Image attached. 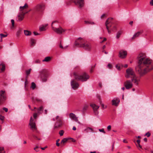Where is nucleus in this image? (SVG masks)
Instances as JSON below:
<instances>
[{"mask_svg": "<svg viewBox=\"0 0 153 153\" xmlns=\"http://www.w3.org/2000/svg\"><path fill=\"white\" fill-rule=\"evenodd\" d=\"M138 57V64L136 67V70L142 76L153 69L151 65L152 61L146 57L145 54L140 53Z\"/></svg>", "mask_w": 153, "mask_h": 153, "instance_id": "f257e3e1", "label": "nucleus"}, {"mask_svg": "<svg viewBox=\"0 0 153 153\" xmlns=\"http://www.w3.org/2000/svg\"><path fill=\"white\" fill-rule=\"evenodd\" d=\"M75 45L77 47L83 48L89 51H90L92 48V46L90 43L80 37L76 40L75 43Z\"/></svg>", "mask_w": 153, "mask_h": 153, "instance_id": "f03ea898", "label": "nucleus"}, {"mask_svg": "<svg viewBox=\"0 0 153 153\" xmlns=\"http://www.w3.org/2000/svg\"><path fill=\"white\" fill-rule=\"evenodd\" d=\"M73 75L76 80L82 82L87 81L90 77L89 75L85 72L80 74L78 72H75L74 73Z\"/></svg>", "mask_w": 153, "mask_h": 153, "instance_id": "7ed1b4c3", "label": "nucleus"}, {"mask_svg": "<svg viewBox=\"0 0 153 153\" xmlns=\"http://www.w3.org/2000/svg\"><path fill=\"white\" fill-rule=\"evenodd\" d=\"M53 121L56 120V122L55 124L54 128H59L61 127L62 125L63 122L62 120V118L59 116H57L55 119L53 118Z\"/></svg>", "mask_w": 153, "mask_h": 153, "instance_id": "20e7f679", "label": "nucleus"}, {"mask_svg": "<svg viewBox=\"0 0 153 153\" xmlns=\"http://www.w3.org/2000/svg\"><path fill=\"white\" fill-rule=\"evenodd\" d=\"M57 22H58L56 21H53L51 24L52 28L53 30L57 33L58 34H61L63 32H64L65 31V30L63 29L61 27H59L58 28H56L53 26V25L54 23Z\"/></svg>", "mask_w": 153, "mask_h": 153, "instance_id": "39448f33", "label": "nucleus"}, {"mask_svg": "<svg viewBox=\"0 0 153 153\" xmlns=\"http://www.w3.org/2000/svg\"><path fill=\"white\" fill-rule=\"evenodd\" d=\"M126 74L125 75V77L127 78H132L135 75L134 72L131 68H128L126 70Z\"/></svg>", "mask_w": 153, "mask_h": 153, "instance_id": "423d86ee", "label": "nucleus"}, {"mask_svg": "<svg viewBox=\"0 0 153 153\" xmlns=\"http://www.w3.org/2000/svg\"><path fill=\"white\" fill-rule=\"evenodd\" d=\"M6 99V96L5 91H0V105L3 103Z\"/></svg>", "mask_w": 153, "mask_h": 153, "instance_id": "0eeeda50", "label": "nucleus"}, {"mask_svg": "<svg viewBox=\"0 0 153 153\" xmlns=\"http://www.w3.org/2000/svg\"><path fill=\"white\" fill-rule=\"evenodd\" d=\"M29 125L30 126V129L33 131L37 130V128L36 127L35 122L33 118L32 117H30Z\"/></svg>", "mask_w": 153, "mask_h": 153, "instance_id": "6e6552de", "label": "nucleus"}, {"mask_svg": "<svg viewBox=\"0 0 153 153\" xmlns=\"http://www.w3.org/2000/svg\"><path fill=\"white\" fill-rule=\"evenodd\" d=\"M45 7L44 3H42L39 4L35 7V11L38 12H41L44 9Z\"/></svg>", "mask_w": 153, "mask_h": 153, "instance_id": "1a4fd4ad", "label": "nucleus"}, {"mask_svg": "<svg viewBox=\"0 0 153 153\" xmlns=\"http://www.w3.org/2000/svg\"><path fill=\"white\" fill-rule=\"evenodd\" d=\"M28 12L24 13V12H20L16 18V20L17 21L20 22L24 18L25 14L27 13Z\"/></svg>", "mask_w": 153, "mask_h": 153, "instance_id": "9d476101", "label": "nucleus"}, {"mask_svg": "<svg viewBox=\"0 0 153 153\" xmlns=\"http://www.w3.org/2000/svg\"><path fill=\"white\" fill-rule=\"evenodd\" d=\"M72 1L80 8L84 6V0H72Z\"/></svg>", "mask_w": 153, "mask_h": 153, "instance_id": "9b49d317", "label": "nucleus"}, {"mask_svg": "<svg viewBox=\"0 0 153 153\" xmlns=\"http://www.w3.org/2000/svg\"><path fill=\"white\" fill-rule=\"evenodd\" d=\"M124 85L126 89L131 88L133 86L132 81L129 80L126 81L124 83Z\"/></svg>", "mask_w": 153, "mask_h": 153, "instance_id": "f8f14e48", "label": "nucleus"}, {"mask_svg": "<svg viewBox=\"0 0 153 153\" xmlns=\"http://www.w3.org/2000/svg\"><path fill=\"white\" fill-rule=\"evenodd\" d=\"M69 117L72 120L77 122L78 123L80 124V122L79 121L78 117L73 113H71L69 114Z\"/></svg>", "mask_w": 153, "mask_h": 153, "instance_id": "ddd939ff", "label": "nucleus"}, {"mask_svg": "<svg viewBox=\"0 0 153 153\" xmlns=\"http://www.w3.org/2000/svg\"><path fill=\"white\" fill-rule=\"evenodd\" d=\"M112 18H110L107 20L105 23L107 29H108L109 27H111V25L112 24Z\"/></svg>", "mask_w": 153, "mask_h": 153, "instance_id": "4468645a", "label": "nucleus"}, {"mask_svg": "<svg viewBox=\"0 0 153 153\" xmlns=\"http://www.w3.org/2000/svg\"><path fill=\"white\" fill-rule=\"evenodd\" d=\"M127 55V53L126 51L121 50L119 53V56L120 58L123 59L125 58Z\"/></svg>", "mask_w": 153, "mask_h": 153, "instance_id": "2eb2a0df", "label": "nucleus"}, {"mask_svg": "<svg viewBox=\"0 0 153 153\" xmlns=\"http://www.w3.org/2000/svg\"><path fill=\"white\" fill-rule=\"evenodd\" d=\"M71 85L72 88L74 89L77 88L79 87L78 83L74 80L72 81L71 82Z\"/></svg>", "mask_w": 153, "mask_h": 153, "instance_id": "dca6fc26", "label": "nucleus"}, {"mask_svg": "<svg viewBox=\"0 0 153 153\" xmlns=\"http://www.w3.org/2000/svg\"><path fill=\"white\" fill-rule=\"evenodd\" d=\"M131 79L132 82H133L136 85H138L139 82L140 81V78L138 77H136L135 75L134 77H132Z\"/></svg>", "mask_w": 153, "mask_h": 153, "instance_id": "f3484780", "label": "nucleus"}, {"mask_svg": "<svg viewBox=\"0 0 153 153\" xmlns=\"http://www.w3.org/2000/svg\"><path fill=\"white\" fill-rule=\"evenodd\" d=\"M120 102V100L117 98H114L112 100V104L115 106H117Z\"/></svg>", "mask_w": 153, "mask_h": 153, "instance_id": "a211bd4d", "label": "nucleus"}, {"mask_svg": "<svg viewBox=\"0 0 153 153\" xmlns=\"http://www.w3.org/2000/svg\"><path fill=\"white\" fill-rule=\"evenodd\" d=\"M91 106L93 108L94 113L96 114H98V112L97 111V110L99 108V106L98 105H96L95 104H92L91 105Z\"/></svg>", "mask_w": 153, "mask_h": 153, "instance_id": "6ab92c4d", "label": "nucleus"}, {"mask_svg": "<svg viewBox=\"0 0 153 153\" xmlns=\"http://www.w3.org/2000/svg\"><path fill=\"white\" fill-rule=\"evenodd\" d=\"M41 78L42 82H45L47 81V76L44 74L42 73L41 74Z\"/></svg>", "mask_w": 153, "mask_h": 153, "instance_id": "aec40b11", "label": "nucleus"}, {"mask_svg": "<svg viewBox=\"0 0 153 153\" xmlns=\"http://www.w3.org/2000/svg\"><path fill=\"white\" fill-rule=\"evenodd\" d=\"M28 6L27 4H25L23 6H20L19 7L20 11H21L20 12H23V10L27 8Z\"/></svg>", "mask_w": 153, "mask_h": 153, "instance_id": "412c9836", "label": "nucleus"}, {"mask_svg": "<svg viewBox=\"0 0 153 153\" xmlns=\"http://www.w3.org/2000/svg\"><path fill=\"white\" fill-rule=\"evenodd\" d=\"M142 31H138L137 33H135L134 35H133V37L132 38V39L135 38L139 36L140 35V34L142 33Z\"/></svg>", "mask_w": 153, "mask_h": 153, "instance_id": "4be33fe9", "label": "nucleus"}, {"mask_svg": "<svg viewBox=\"0 0 153 153\" xmlns=\"http://www.w3.org/2000/svg\"><path fill=\"white\" fill-rule=\"evenodd\" d=\"M5 65L2 64H0V73H1L4 71L5 69Z\"/></svg>", "mask_w": 153, "mask_h": 153, "instance_id": "5701e85b", "label": "nucleus"}, {"mask_svg": "<svg viewBox=\"0 0 153 153\" xmlns=\"http://www.w3.org/2000/svg\"><path fill=\"white\" fill-rule=\"evenodd\" d=\"M43 109V107L42 106L40 107L39 108H38L37 110V114H41L42 113V111Z\"/></svg>", "mask_w": 153, "mask_h": 153, "instance_id": "b1692460", "label": "nucleus"}, {"mask_svg": "<svg viewBox=\"0 0 153 153\" xmlns=\"http://www.w3.org/2000/svg\"><path fill=\"white\" fill-rule=\"evenodd\" d=\"M24 33L25 34L26 36H30L31 35V32L27 30H24Z\"/></svg>", "mask_w": 153, "mask_h": 153, "instance_id": "393cba45", "label": "nucleus"}, {"mask_svg": "<svg viewBox=\"0 0 153 153\" xmlns=\"http://www.w3.org/2000/svg\"><path fill=\"white\" fill-rule=\"evenodd\" d=\"M48 24H46V25L41 26L39 27V30L41 31H45L46 30V27L48 25Z\"/></svg>", "mask_w": 153, "mask_h": 153, "instance_id": "a878e982", "label": "nucleus"}, {"mask_svg": "<svg viewBox=\"0 0 153 153\" xmlns=\"http://www.w3.org/2000/svg\"><path fill=\"white\" fill-rule=\"evenodd\" d=\"M122 33V31H118L116 35V38L117 39H118L120 37V35Z\"/></svg>", "mask_w": 153, "mask_h": 153, "instance_id": "bb28decb", "label": "nucleus"}, {"mask_svg": "<svg viewBox=\"0 0 153 153\" xmlns=\"http://www.w3.org/2000/svg\"><path fill=\"white\" fill-rule=\"evenodd\" d=\"M85 23L87 25H94L95 24L94 22L90 21H85Z\"/></svg>", "mask_w": 153, "mask_h": 153, "instance_id": "cd10ccee", "label": "nucleus"}, {"mask_svg": "<svg viewBox=\"0 0 153 153\" xmlns=\"http://www.w3.org/2000/svg\"><path fill=\"white\" fill-rule=\"evenodd\" d=\"M35 44V40L33 39H31L30 40V45L32 46H33Z\"/></svg>", "mask_w": 153, "mask_h": 153, "instance_id": "c85d7f7f", "label": "nucleus"}, {"mask_svg": "<svg viewBox=\"0 0 153 153\" xmlns=\"http://www.w3.org/2000/svg\"><path fill=\"white\" fill-rule=\"evenodd\" d=\"M123 66V65H121L120 64H117L116 65V68L118 70H120L121 69V68Z\"/></svg>", "mask_w": 153, "mask_h": 153, "instance_id": "c756f323", "label": "nucleus"}, {"mask_svg": "<svg viewBox=\"0 0 153 153\" xmlns=\"http://www.w3.org/2000/svg\"><path fill=\"white\" fill-rule=\"evenodd\" d=\"M68 140V139L67 138H64L62 139L61 142V144H64V143L67 142V140Z\"/></svg>", "mask_w": 153, "mask_h": 153, "instance_id": "7c9ffc66", "label": "nucleus"}, {"mask_svg": "<svg viewBox=\"0 0 153 153\" xmlns=\"http://www.w3.org/2000/svg\"><path fill=\"white\" fill-rule=\"evenodd\" d=\"M51 59V58L49 56H47L44 59L42 60L43 62H48Z\"/></svg>", "mask_w": 153, "mask_h": 153, "instance_id": "2f4dec72", "label": "nucleus"}, {"mask_svg": "<svg viewBox=\"0 0 153 153\" xmlns=\"http://www.w3.org/2000/svg\"><path fill=\"white\" fill-rule=\"evenodd\" d=\"M11 22L12 23V26H11L10 28L11 29H13L14 26V23H15L14 20L13 19H12L11 20Z\"/></svg>", "mask_w": 153, "mask_h": 153, "instance_id": "473e14b6", "label": "nucleus"}, {"mask_svg": "<svg viewBox=\"0 0 153 153\" xmlns=\"http://www.w3.org/2000/svg\"><path fill=\"white\" fill-rule=\"evenodd\" d=\"M36 87V85L34 82H32L30 88L33 90L35 89Z\"/></svg>", "mask_w": 153, "mask_h": 153, "instance_id": "72a5a7b5", "label": "nucleus"}, {"mask_svg": "<svg viewBox=\"0 0 153 153\" xmlns=\"http://www.w3.org/2000/svg\"><path fill=\"white\" fill-rule=\"evenodd\" d=\"M88 107V105H85L83 106L82 108V111L83 112H84L86 110Z\"/></svg>", "mask_w": 153, "mask_h": 153, "instance_id": "f704fd0d", "label": "nucleus"}, {"mask_svg": "<svg viewBox=\"0 0 153 153\" xmlns=\"http://www.w3.org/2000/svg\"><path fill=\"white\" fill-rule=\"evenodd\" d=\"M5 152L4 150V148L2 147H0V153H5Z\"/></svg>", "mask_w": 153, "mask_h": 153, "instance_id": "c9c22d12", "label": "nucleus"}, {"mask_svg": "<svg viewBox=\"0 0 153 153\" xmlns=\"http://www.w3.org/2000/svg\"><path fill=\"white\" fill-rule=\"evenodd\" d=\"M0 37L1 39H2L3 37H5L7 36V34H4L3 33L0 34Z\"/></svg>", "mask_w": 153, "mask_h": 153, "instance_id": "e433bc0d", "label": "nucleus"}, {"mask_svg": "<svg viewBox=\"0 0 153 153\" xmlns=\"http://www.w3.org/2000/svg\"><path fill=\"white\" fill-rule=\"evenodd\" d=\"M32 135H33V137L35 139H36L38 140H41V139L40 138L38 137L37 136H36L35 135L33 134Z\"/></svg>", "mask_w": 153, "mask_h": 153, "instance_id": "4c0bfd02", "label": "nucleus"}, {"mask_svg": "<svg viewBox=\"0 0 153 153\" xmlns=\"http://www.w3.org/2000/svg\"><path fill=\"white\" fill-rule=\"evenodd\" d=\"M64 132V131L63 130H60L59 131V134H60V136H62L63 135Z\"/></svg>", "mask_w": 153, "mask_h": 153, "instance_id": "58836bf2", "label": "nucleus"}, {"mask_svg": "<svg viewBox=\"0 0 153 153\" xmlns=\"http://www.w3.org/2000/svg\"><path fill=\"white\" fill-rule=\"evenodd\" d=\"M31 70V69H30L29 70L26 71V74L27 75H28L30 74V72Z\"/></svg>", "mask_w": 153, "mask_h": 153, "instance_id": "ea45409f", "label": "nucleus"}, {"mask_svg": "<svg viewBox=\"0 0 153 153\" xmlns=\"http://www.w3.org/2000/svg\"><path fill=\"white\" fill-rule=\"evenodd\" d=\"M99 131L100 132H102L104 134H105V132L103 128H102L101 129H99Z\"/></svg>", "mask_w": 153, "mask_h": 153, "instance_id": "a19ab883", "label": "nucleus"}, {"mask_svg": "<svg viewBox=\"0 0 153 153\" xmlns=\"http://www.w3.org/2000/svg\"><path fill=\"white\" fill-rule=\"evenodd\" d=\"M37 114L36 113H34L33 114V118L34 119H36L37 117Z\"/></svg>", "mask_w": 153, "mask_h": 153, "instance_id": "79ce46f5", "label": "nucleus"}, {"mask_svg": "<svg viewBox=\"0 0 153 153\" xmlns=\"http://www.w3.org/2000/svg\"><path fill=\"white\" fill-rule=\"evenodd\" d=\"M59 47L60 48H62V49H66L67 47V46H65L64 47H63V46H62V45L60 44L59 45Z\"/></svg>", "mask_w": 153, "mask_h": 153, "instance_id": "37998d69", "label": "nucleus"}, {"mask_svg": "<svg viewBox=\"0 0 153 153\" xmlns=\"http://www.w3.org/2000/svg\"><path fill=\"white\" fill-rule=\"evenodd\" d=\"M137 144H138V145H136V146L140 150V149H139V147L140 149H142V146L140 145V143H138Z\"/></svg>", "mask_w": 153, "mask_h": 153, "instance_id": "c03bdc74", "label": "nucleus"}, {"mask_svg": "<svg viewBox=\"0 0 153 153\" xmlns=\"http://www.w3.org/2000/svg\"><path fill=\"white\" fill-rule=\"evenodd\" d=\"M150 135V133H149V132H148L146 133L145 136H147L148 137H149Z\"/></svg>", "mask_w": 153, "mask_h": 153, "instance_id": "a18cd8bd", "label": "nucleus"}, {"mask_svg": "<svg viewBox=\"0 0 153 153\" xmlns=\"http://www.w3.org/2000/svg\"><path fill=\"white\" fill-rule=\"evenodd\" d=\"M4 117L0 114V119L1 120H4Z\"/></svg>", "mask_w": 153, "mask_h": 153, "instance_id": "49530a36", "label": "nucleus"}, {"mask_svg": "<svg viewBox=\"0 0 153 153\" xmlns=\"http://www.w3.org/2000/svg\"><path fill=\"white\" fill-rule=\"evenodd\" d=\"M40 62V61L39 59H36L34 61L35 63H39Z\"/></svg>", "mask_w": 153, "mask_h": 153, "instance_id": "de8ad7c7", "label": "nucleus"}, {"mask_svg": "<svg viewBox=\"0 0 153 153\" xmlns=\"http://www.w3.org/2000/svg\"><path fill=\"white\" fill-rule=\"evenodd\" d=\"M20 32H21L20 30H19L18 31H17V36H19V35L20 34Z\"/></svg>", "mask_w": 153, "mask_h": 153, "instance_id": "09e8293b", "label": "nucleus"}, {"mask_svg": "<svg viewBox=\"0 0 153 153\" xmlns=\"http://www.w3.org/2000/svg\"><path fill=\"white\" fill-rule=\"evenodd\" d=\"M111 128V126L110 125H109L107 127V129L108 131H109Z\"/></svg>", "mask_w": 153, "mask_h": 153, "instance_id": "8fccbe9b", "label": "nucleus"}, {"mask_svg": "<svg viewBox=\"0 0 153 153\" xmlns=\"http://www.w3.org/2000/svg\"><path fill=\"white\" fill-rule=\"evenodd\" d=\"M108 67L109 68H111L112 67V65L111 64H108L107 65Z\"/></svg>", "mask_w": 153, "mask_h": 153, "instance_id": "3c124183", "label": "nucleus"}, {"mask_svg": "<svg viewBox=\"0 0 153 153\" xmlns=\"http://www.w3.org/2000/svg\"><path fill=\"white\" fill-rule=\"evenodd\" d=\"M3 109L4 110L5 112H7L8 111V109L6 108H3Z\"/></svg>", "mask_w": 153, "mask_h": 153, "instance_id": "603ef678", "label": "nucleus"}, {"mask_svg": "<svg viewBox=\"0 0 153 153\" xmlns=\"http://www.w3.org/2000/svg\"><path fill=\"white\" fill-rule=\"evenodd\" d=\"M86 129H88V130L89 129V130H91V131H93V129L89 127L87 128H86Z\"/></svg>", "mask_w": 153, "mask_h": 153, "instance_id": "864d4df0", "label": "nucleus"}, {"mask_svg": "<svg viewBox=\"0 0 153 153\" xmlns=\"http://www.w3.org/2000/svg\"><path fill=\"white\" fill-rule=\"evenodd\" d=\"M33 33L35 35H37L39 34L37 32L35 31H34Z\"/></svg>", "mask_w": 153, "mask_h": 153, "instance_id": "5fc2aeb1", "label": "nucleus"}, {"mask_svg": "<svg viewBox=\"0 0 153 153\" xmlns=\"http://www.w3.org/2000/svg\"><path fill=\"white\" fill-rule=\"evenodd\" d=\"M106 39L105 38H103V40L100 43H102L104 41H106Z\"/></svg>", "mask_w": 153, "mask_h": 153, "instance_id": "6e6d98bb", "label": "nucleus"}, {"mask_svg": "<svg viewBox=\"0 0 153 153\" xmlns=\"http://www.w3.org/2000/svg\"><path fill=\"white\" fill-rule=\"evenodd\" d=\"M150 4L152 5V6H153V0H152L150 2Z\"/></svg>", "mask_w": 153, "mask_h": 153, "instance_id": "4d7b16f0", "label": "nucleus"}, {"mask_svg": "<svg viewBox=\"0 0 153 153\" xmlns=\"http://www.w3.org/2000/svg\"><path fill=\"white\" fill-rule=\"evenodd\" d=\"M27 84V79H26V81L25 82V87L26 86V85Z\"/></svg>", "mask_w": 153, "mask_h": 153, "instance_id": "13d9d810", "label": "nucleus"}, {"mask_svg": "<svg viewBox=\"0 0 153 153\" xmlns=\"http://www.w3.org/2000/svg\"><path fill=\"white\" fill-rule=\"evenodd\" d=\"M105 14H103L101 16V18H102L103 17H104L105 16Z\"/></svg>", "mask_w": 153, "mask_h": 153, "instance_id": "bf43d9fd", "label": "nucleus"}, {"mask_svg": "<svg viewBox=\"0 0 153 153\" xmlns=\"http://www.w3.org/2000/svg\"><path fill=\"white\" fill-rule=\"evenodd\" d=\"M38 148V146H36V148H34V150H35L36 151V152H38L39 151V150H38V149H37Z\"/></svg>", "mask_w": 153, "mask_h": 153, "instance_id": "052dcab7", "label": "nucleus"}, {"mask_svg": "<svg viewBox=\"0 0 153 153\" xmlns=\"http://www.w3.org/2000/svg\"><path fill=\"white\" fill-rule=\"evenodd\" d=\"M44 113L45 114H47V109H45L44 111Z\"/></svg>", "mask_w": 153, "mask_h": 153, "instance_id": "680f3d73", "label": "nucleus"}, {"mask_svg": "<svg viewBox=\"0 0 153 153\" xmlns=\"http://www.w3.org/2000/svg\"><path fill=\"white\" fill-rule=\"evenodd\" d=\"M56 145L57 146H59V143H58V142H56Z\"/></svg>", "mask_w": 153, "mask_h": 153, "instance_id": "e2e57ef3", "label": "nucleus"}, {"mask_svg": "<svg viewBox=\"0 0 153 153\" xmlns=\"http://www.w3.org/2000/svg\"><path fill=\"white\" fill-rule=\"evenodd\" d=\"M47 146L45 147H42L41 148V149L42 150H44L46 148H47Z\"/></svg>", "mask_w": 153, "mask_h": 153, "instance_id": "0e129e2a", "label": "nucleus"}, {"mask_svg": "<svg viewBox=\"0 0 153 153\" xmlns=\"http://www.w3.org/2000/svg\"><path fill=\"white\" fill-rule=\"evenodd\" d=\"M137 144L138 143H140V140H137Z\"/></svg>", "mask_w": 153, "mask_h": 153, "instance_id": "69168bd1", "label": "nucleus"}, {"mask_svg": "<svg viewBox=\"0 0 153 153\" xmlns=\"http://www.w3.org/2000/svg\"><path fill=\"white\" fill-rule=\"evenodd\" d=\"M123 142L124 143H128V142L126 141V140H125V139H124L123 140Z\"/></svg>", "mask_w": 153, "mask_h": 153, "instance_id": "338daca9", "label": "nucleus"}, {"mask_svg": "<svg viewBox=\"0 0 153 153\" xmlns=\"http://www.w3.org/2000/svg\"><path fill=\"white\" fill-rule=\"evenodd\" d=\"M144 140L145 142H146L147 141V139L146 138H145L144 139Z\"/></svg>", "mask_w": 153, "mask_h": 153, "instance_id": "774afa93", "label": "nucleus"}]
</instances>
